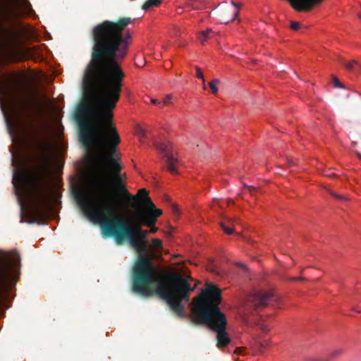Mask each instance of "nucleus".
I'll return each mask as SVG.
<instances>
[{"label":"nucleus","mask_w":361,"mask_h":361,"mask_svg":"<svg viewBox=\"0 0 361 361\" xmlns=\"http://www.w3.org/2000/svg\"><path fill=\"white\" fill-rule=\"evenodd\" d=\"M129 44H94L90 62L83 75L85 92L93 102L79 109L80 140L85 147L99 149L98 161L102 172L126 202L137 203L121 178V166L116 154L121 142L113 123V110L120 98L124 73L116 60L123 59Z\"/></svg>","instance_id":"obj_1"},{"label":"nucleus","mask_w":361,"mask_h":361,"mask_svg":"<svg viewBox=\"0 0 361 361\" xmlns=\"http://www.w3.org/2000/svg\"><path fill=\"white\" fill-rule=\"evenodd\" d=\"M135 250L138 256L133 267V290L145 297L158 295L177 316L183 317L185 306L181 302H188L189 293L197 288L190 284L194 279L183 268L174 272L159 271L147 252L151 250Z\"/></svg>","instance_id":"obj_2"},{"label":"nucleus","mask_w":361,"mask_h":361,"mask_svg":"<svg viewBox=\"0 0 361 361\" xmlns=\"http://www.w3.org/2000/svg\"><path fill=\"white\" fill-rule=\"evenodd\" d=\"M102 182V179H96L76 190L75 198L84 214L91 221L99 223L104 231L116 236L119 235V230L116 224L121 226L133 248H146L148 231L141 228L142 224L137 220V223L129 224L118 214L111 197H102L96 194L94 187L100 185Z\"/></svg>","instance_id":"obj_3"},{"label":"nucleus","mask_w":361,"mask_h":361,"mask_svg":"<svg viewBox=\"0 0 361 361\" xmlns=\"http://www.w3.org/2000/svg\"><path fill=\"white\" fill-rule=\"evenodd\" d=\"M49 152V144L37 138L35 142V154L32 157V161L37 164L35 167V177L24 168L14 171L12 183L21 208L35 194L36 212H41L47 209L48 198L40 188V184L49 173L51 164Z\"/></svg>","instance_id":"obj_4"},{"label":"nucleus","mask_w":361,"mask_h":361,"mask_svg":"<svg viewBox=\"0 0 361 361\" xmlns=\"http://www.w3.org/2000/svg\"><path fill=\"white\" fill-rule=\"evenodd\" d=\"M221 302V290L215 286H209L193 299L191 321L196 325L207 324L216 332V345L226 347L231 338L226 331L227 319L219 307Z\"/></svg>","instance_id":"obj_5"},{"label":"nucleus","mask_w":361,"mask_h":361,"mask_svg":"<svg viewBox=\"0 0 361 361\" xmlns=\"http://www.w3.org/2000/svg\"><path fill=\"white\" fill-rule=\"evenodd\" d=\"M6 3V0H0V47L11 61H17L20 60L18 56L20 44V35L18 32L5 26V21L13 16Z\"/></svg>","instance_id":"obj_6"},{"label":"nucleus","mask_w":361,"mask_h":361,"mask_svg":"<svg viewBox=\"0 0 361 361\" xmlns=\"http://www.w3.org/2000/svg\"><path fill=\"white\" fill-rule=\"evenodd\" d=\"M20 257L16 250L11 252L0 250V310L6 298L9 283L16 281L14 275L20 269Z\"/></svg>","instance_id":"obj_7"},{"label":"nucleus","mask_w":361,"mask_h":361,"mask_svg":"<svg viewBox=\"0 0 361 361\" xmlns=\"http://www.w3.org/2000/svg\"><path fill=\"white\" fill-rule=\"evenodd\" d=\"M137 195L140 198V202H139L137 198H136L137 203H135L133 200L126 201L131 203L135 209V216L136 220L147 226L154 224L157 218L162 214L161 210L156 208L154 204L148 197V192L146 189H140ZM135 197H137L135 196Z\"/></svg>","instance_id":"obj_8"},{"label":"nucleus","mask_w":361,"mask_h":361,"mask_svg":"<svg viewBox=\"0 0 361 361\" xmlns=\"http://www.w3.org/2000/svg\"><path fill=\"white\" fill-rule=\"evenodd\" d=\"M156 148L164 154L168 170L173 174H178L177 166L179 160L176 154L173 152V144L169 140H163L155 144Z\"/></svg>","instance_id":"obj_9"},{"label":"nucleus","mask_w":361,"mask_h":361,"mask_svg":"<svg viewBox=\"0 0 361 361\" xmlns=\"http://www.w3.org/2000/svg\"><path fill=\"white\" fill-rule=\"evenodd\" d=\"M275 300V296L269 291L255 292L248 297V301L257 308L264 307Z\"/></svg>","instance_id":"obj_10"},{"label":"nucleus","mask_w":361,"mask_h":361,"mask_svg":"<svg viewBox=\"0 0 361 361\" xmlns=\"http://www.w3.org/2000/svg\"><path fill=\"white\" fill-rule=\"evenodd\" d=\"M240 221L238 218H226L221 222V227L223 231L227 235H232L233 233L238 234L240 231L237 230V226H240Z\"/></svg>","instance_id":"obj_11"},{"label":"nucleus","mask_w":361,"mask_h":361,"mask_svg":"<svg viewBox=\"0 0 361 361\" xmlns=\"http://www.w3.org/2000/svg\"><path fill=\"white\" fill-rule=\"evenodd\" d=\"M343 65L345 69L350 72H357V71L361 72V65L356 60H352L350 61H343Z\"/></svg>","instance_id":"obj_12"},{"label":"nucleus","mask_w":361,"mask_h":361,"mask_svg":"<svg viewBox=\"0 0 361 361\" xmlns=\"http://www.w3.org/2000/svg\"><path fill=\"white\" fill-rule=\"evenodd\" d=\"M134 131L140 141L143 142L147 136V130L140 123H136L134 126Z\"/></svg>","instance_id":"obj_13"},{"label":"nucleus","mask_w":361,"mask_h":361,"mask_svg":"<svg viewBox=\"0 0 361 361\" xmlns=\"http://www.w3.org/2000/svg\"><path fill=\"white\" fill-rule=\"evenodd\" d=\"M292 7L294 8V0H289ZM161 2V0H147L142 6L143 10H147L153 6H158Z\"/></svg>","instance_id":"obj_14"},{"label":"nucleus","mask_w":361,"mask_h":361,"mask_svg":"<svg viewBox=\"0 0 361 361\" xmlns=\"http://www.w3.org/2000/svg\"><path fill=\"white\" fill-rule=\"evenodd\" d=\"M212 32V30L208 29L205 31H202L199 34L198 39L201 44H204V42L209 37V34Z\"/></svg>","instance_id":"obj_15"},{"label":"nucleus","mask_w":361,"mask_h":361,"mask_svg":"<svg viewBox=\"0 0 361 361\" xmlns=\"http://www.w3.org/2000/svg\"><path fill=\"white\" fill-rule=\"evenodd\" d=\"M219 83L218 79H214L209 83V87L213 94H216L218 92L217 85Z\"/></svg>","instance_id":"obj_16"},{"label":"nucleus","mask_w":361,"mask_h":361,"mask_svg":"<svg viewBox=\"0 0 361 361\" xmlns=\"http://www.w3.org/2000/svg\"><path fill=\"white\" fill-rule=\"evenodd\" d=\"M344 353V350L343 348H337L331 351L329 355L331 357H336Z\"/></svg>","instance_id":"obj_17"},{"label":"nucleus","mask_w":361,"mask_h":361,"mask_svg":"<svg viewBox=\"0 0 361 361\" xmlns=\"http://www.w3.org/2000/svg\"><path fill=\"white\" fill-rule=\"evenodd\" d=\"M148 99L149 100L150 103L152 104H154V105H157L159 107H162L161 106V102L157 100V99H154V98H151L149 97H147L145 99V103H147L148 102Z\"/></svg>","instance_id":"obj_18"},{"label":"nucleus","mask_w":361,"mask_h":361,"mask_svg":"<svg viewBox=\"0 0 361 361\" xmlns=\"http://www.w3.org/2000/svg\"><path fill=\"white\" fill-rule=\"evenodd\" d=\"M162 241L158 238H154L152 240V247H149V248H161Z\"/></svg>","instance_id":"obj_19"},{"label":"nucleus","mask_w":361,"mask_h":361,"mask_svg":"<svg viewBox=\"0 0 361 361\" xmlns=\"http://www.w3.org/2000/svg\"><path fill=\"white\" fill-rule=\"evenodd\" d=\"M172 103V95L171 94H167L164 98L163 101L161 102V106H166L169 105Z\"/></svg>","instance_id":"obj_20"},{"label":"nucleus","mask_w":361,"mask_h":361,"mask_svg":"<svg viewBox=\"0 0 361 361\" xmlns=\"http://www.w3.org/2000/svg\"><path fill=\"white\" fill-rule=\"evenodd\" d=\"M195 71H196V77L199 79H201L202 80L203 85H204L205 80H204V75H203L200 68L198 66H196Z\"/></svg>","instance_id":"obj_21"},{"label":"nucleus","mask_w":361,"mask_h":361,"mask_svg":"<svg viewBox=\"0 0 361 361\" xmlns=\"http://www.w3.org/2000/svg\"><path fill=\"white\" fill-rule=\"evenodd\" d=\"M22 6H23L24 9L27 11V13H30L31 11L32 8L31 5L28 2L27 0H22Z\"/></svg>","instance_id":"obj_22"},{"label":"nucleus","mask_w":361,"mask_h":361,"mask_svg":"<svg viewBox=\"0 0 361 361\" xmlns=\"http://www.w3.org/2000/svg\"><path fill=\"white\" fill-rule=\"evenodd\" d=\"M328 192L331 195L333 196L334 197L339 200H346V198L343 196V195H338L336 193H335L334 192L331 191V190H328Z\"/></svg>","instance_id":"obj_23"},{"label":"nucleus","mask_w":361,"mask_h":361,"mask_svg":"<svg viewBox=\"0 0 361 361\" xmlns=\"http://www.w3.org/2000/svg\"><path fill=\"white\" fill-rule=\"evenodd\" d=\"M234 264L235 266L238 267L240 269H241L245 272L247 271V270H248L247 266L242 262H234Z\"/></svg>","instance_id":"obj_24"},{"label":"nucleus","mask_w":361,"mask_h":361,"mask_svg":"<svg viewBox=\"0 0 361 361\" xmlns=\"http://www.w3.org/2000/svg\"><path fill=\"white\" fill-rule=\"evenodd\" d=\"M231 4H232L233 6L234 7V11H233L234 17H236L237 14H238V11L240 8V5L234 1H232Z\"/></svg>","instance_id":"obj_25"},{"label":"nucleus","mask_w":361,"mask_h":361,"mask_svg":"<svg viewBox=\"0 0 361 361\" xmlns=\"http://www.w3.org/2000/svg\"><path fill=\"white\" fill-rule=\"evenodd\" d=\"M290 27L293 29V30H298L299 29L300 27V23H298V22H295V21H291L290 22Z\"/></svg>","instance_id":"obj_26"},{"label":"nucleus","mask_w":361,"mask_h":361,"mask_svg":"<svg viewBox=\"0 0 361 361\" xmlns=\"http://www.w3.org/2000/svg\"><path fill=\"white\" fill-rule=\"evenodd\" d=\"M259 348H266L269 345V341H262L259 343Z\"/></svg>","instance_id":"obj_27"},{"label":"nucleus","mask_w":361,"mask_h":361,"mask_svg":"<svg viewBox=\"0 0 361 361\" xmlns=\"http://www.w3.org/2000/svg\"><path fill=\"white\" fill-rule=\"evenodd\" d=\"M305 361H328L327 360H323L318 357H307Z\"/></svg>","instance_id":"obj_28"},{"label":"nucleus","mask_w":361,"mask_h":361,"mask_svg":"<svg viewBox=\"0 0 361 361\" xmlns=\"http://www.w3.org/2000/svg\"><path fill=\"white\" fill-rule=\"evenodd\" d=\"M324 175L326 176L334 177L335 176V173L333 171H331V170H329V171H324Z\"/></svg>","instance_id":"obj_29"},{"label":"nucleus","mask_w":361,"mask_h":361,"mask_svg":"<svg viewBox=\"0 0 361 361\" xmlns=\"http://www.w3.org/2000/svg\"><path fill=\"white\" fill-rule=\"evenodd\" d=\"M149 227H151V228H150V230H149V231H150L151 233H156V232H157V227H155V226H154V224H152V225L149 226Z\"/></svg>","instance_id":"obj_30"},{"label":"nucleus","mask_w":361,"mask_h":361,"mask_svg":"<svg viewBox=\"0 0 361 361\" xmlns=\"http://www.w3.org/2000/svg\"><path fill=\"white\" fill-rule=\"evenodd\" d=\"M334 86L336 87H342L341 84L339 82V81L337 78H335V80H334Z\"/></svg>","instance_id":"obj_31"},{"label":"nucleus","mask_w":361,"mask_h":361,"mask_svg":"<svg viewBox=\"0 0 361 361\" xmlns=\"http://www.w3.org/2000/svg\"><path fill=\"white\" fill-rule=\"evenodd\" d=\"M242 351H243V348H235L234 353L240 354L242 353Z\"/></svg>","instance_id":"obj_32"},{"label":"nucleus","mask_w":361,"mask_h":361,"mask_svg":"<svg viewBox=\"0 0 361 361\" xmlns=\"http://www.w3.org/2000/svg\"><path fill=\"white\" fill-rule=\"evenodd\" d=\"M262 330L264 332H265V333H266V332H267V331H269V329H267V326H264V325H262Z\"/></svg>","instance_id":"obj_33"},{"label":"nucleus","mask_w":361,"mask_h":361,"mask_svg":"<svg viewBox=\"0 0 361 361\" xmlns=\"http://www.w3.org/2000/svg\"><path fill=\"white\" fill-rule=\"evenodd\" d=\"M296 280V279H295ZM298 279H301V280H303L304 279L302 277H300V278H298ZM298 280V279H297Z\"/></svg>","instance_id":"obj_34"},{"label":"nucleus","mask_w":361,"mask_h":361,"mask_svg":"<svg viewBox=\"0 0 361 361\" xmlns=\"http://www.w3.org/2000/svg\"><path fill=\"white\" fill-rule=\"evenodd\" d=\"M359 17L361 18V15H360Z\"/></svg>","instance_id":"obj_35"}]
</instances>
